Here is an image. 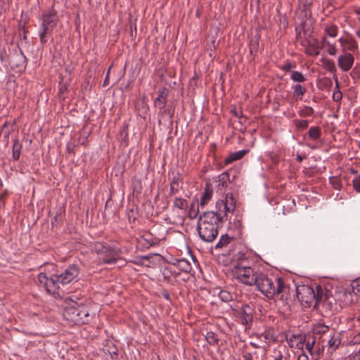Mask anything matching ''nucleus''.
<instances>
[{
    "label": "nucleus",
    "instance_id": "f257e3e1",
    "mask_svg": "<svg viewBox=\"0 0 360 360\" xmlns=\"http://www.w3.org/2000/svg\"><path fill=\"white\" fill-rule=\"evenodd\" d=\"M255 285L268 299H273L277 296L285 303L290 299V288L280 277L268 276L261 272Z\"/></svg>",
    "mask_w": 360,
    "mask_h": 360
},
{
    "label": "nucleus",
    "instance_id": "f03ea898",
    "mask_svg": "<svg viewBox=\"0 0 360 360\" xmlns=\"http://www.w3.org/2000/svg\"><path fill=\"white\" fill-rule=\"evenodd\" d=\"M71 302L66 307L63 311L64 318L70 323L74 325H83L88 323L92 316L86 306L82 303H77L70 298Z\"/></svg>",
    "mask_w": 360,
    "mask_h": 360
},
{
    "label": "nucleus",
    "instance_id": "7ed1b4c3",
    "mask_svg": "<svg viewBox=\"0 0 360 360\" xmlns=\"http://www.w3.org/2000/svg\"><path fill=\"white\" fill-rule=\"evenodd\" d=\"M212 213H203L198 224L200 238L207 243L212 242L218 235V221Z\"/></svg>",
    "mask_w": 360,
    "mask_h": 360
},
{
    "label": "nucleus",
    "instance_id": "20e7f679",
    "mask_svg": "<svg viewBox=\"0 0 360 360\" xmlns=\"http://www.w3.org/2000/svg\"><path fill=\"white\" fill-rule=\"evenodd\" d=\"M322 293V287L316 285V290L308 285H302L296 288V295L298 300L304 307H316L319 294Z\"/></svg>",
    "mask_w": 360,
    "mask_h": 360
},
{
    "label": "nucleus",
    "instance_id": "39448f33",
    "mask_svg": "<svg viewBox=\"0 0 360 360\" xmlns=\"http://www.w3.org/2000/svg\"><path fill=\"white\" fill-rule=\"evenodd\" d=\"M58 22L57 12L53 7L49 13L43 14L41 25V32L39 33L40 41L42 44H45L47 42V37L51 35L53 30L56 27Z\"/></svg>",
    "mask_w": 360,
    "mask_h": 360
},
{
    "label": "nucleus",
    "instance_id": "423d86ee",
    "mask_svg": "<svg viewBox=\"0 0 360 360\" xmlns=\"http://www.w3.org/2000/svg\"><path fill=\"white\" fill-rule=\"evenodd\" d=\"M235 210V203L232 194L226 195V200H218L216 203L215 210L205 212V213H212L216 217V221L222 223L228 219V214L233 212Z\"/></svg>",
    "mask_w": 360,
    "mask_h": 360
},
{
    "label": "nucleus",
    "instance_id": "0eeeda50",
    "mask_svg": "<svg viewBox=\"0 0 360 360\" xmlns=\"http://www.w3.org/2000/svg\"><path fill=\"white\" fill-rule=\"evenodd\" d=\"M233 276L240 282L247 285H255L261 272L252 267H244L241 265L232 270Z\"/></svg>",
    "mask_w": 360,
    "mask_h": 360
},
{
    "label": "nucleus",
    "instance_id": "6e6552de",
    "mask_svg": "<svg viewBox=\"0 0 360 360\" xmlns=\"http://www.w3.org/2000/svg\"><path fill=\"white\" fill-rule=\"evenodd\" d=\"M316 307L321 309L322 311L326 315H330L338 310L336 300L331 294L329 293V292L323 288L322 293H320L318 297L317 305Z\"/></svg>",
    "mask_w": 360,
    "mask_h": 360
},
{
    "label": "nucleus",
    "instance_id": "1a4fd4ad",
    "mask_svg": "<svg viewBox=\"0 0 360 360\" xmlns=\"http://www.w3.org/2000/svg\"><path fill=\"white\" fill-rule=\"evenodd\" d=\"M79 269L75 264L69 266L60 274H55L54 279H56L58 289L60 290V285H65L73 281L79 275Z\"/></svg>",
    "mask_w": 360,
    "mask_h": 360
},
{
    "label": "nucleus",
    "instance_id": "9d476101",
    "mask_svg": "<svg viewBox=\"0 0 360 360\" xmlns=\"http://www.w3.org/2000/svg\"><path fill=\"white\" fill-rule=\"evenodd\" d=\"M38 281L49 294L54 295L56 297H63L60 291L58 289L54 275L48 277L45 273L41 272L38 275Z\"/></svg>",
    "mask_w": 360,
    "mask_h": 360
},
{
    "label": "nucleus",
    "instance_id": "9b49d317",
    "mask_svg": "<svg viewBox=\"0 0 360 360\" xmlns=\"http://www.w3.org/2000/svg\"><path fill=\"white\" fill-rule=\"evenodd\" d=\"M233 315L240 319L243 326L250 325L253 321L254 309L248 304H243L238 309H233Z\"/></svg>",
    "mask_w": 360,
    "mask_h": 360
},
{
    "label": "nucleus",
    "instance_id": "f8f14e48",
    "mask_svg": "<svg viewBox=\"0 0 360 360\" xmlns=\"http://www.w3.org/2000/svg\"><path fill=\"white\" fill-rule=\"evenodd\" d=\"M9 64L13 70L21 72L26 68L27 58L22 51H20L19 53H15L11 56Z\"/></svg>",
    "mask_w": 360,
    "mask_h": 360
},
{
    "label": "nucleus",
    "instance_id": "ddd939ff",
    "mask_svg": "<svg viewBox=\"0 0 360 360\" xmlns=\"http://www.w3.org/2000/svg\"><path fill=\"white\" fill-rule=\"evenodd\" d=\"M285 340L290 347H295L298 349H302L306 341V335L303 334L288 333L285 335Z\"/></svg>",
    "mask_w": 360,
    "mask_h": 360
},
{
    "label": "nucleus",
    "instance_id": "4468645a",
    "mask_svg": "<svg viewBox=\"0 0 360 360\" xmlns=\"http://www.w3.org/2000/svg\"><path fill=\"white\" fill-rule=\"evenodd\" d=\"M354 62V58L349 53L340 55L338 58V66L344 72L349 71L352 67Z\"/></svg>",
    "mask_w": 360,
    "mask_h": 360
},
{
    "label": "nucleus",
    "instance_id": "2eb2a0df",
    "mask_svg": "<svg viewBox=\"0 0 360 360\" xmlns=\"http://www.w3.org/2000/svg\"><path fill=\"white\" fill-rule=\"evenodd\" d=\"M120 252L118 250L109 248L102 255V260L103 264H115L119 259Z\"/></svg>",
    "mask_w": 360,
    "mask_h": 360
},
{
    "label": "nucleus",
    "instance_id": "dca6fc26",
    "mask_svg": "<svg viewBox=\"0 0 360 360\" xmlns=\"http://www.w3.org/2000/svg\"><path fill=\"white\" fill-rule=\"evenodd\" d=\"M183 180L179 173H172V179L169 184V197L177 194L179 191L180 184H182Z\"/></svg>",
    "mask_w": 360,
    "mask_h": 360
},
{
    "label": "nucleus",
    "instance_id": "f3484780",
    "mask_svg": "<svg viewBox=\"0 0 360 360\" xmlns=\"http://www.w3.org/2000/svg\"><path fill=\"white\" fill-rule=\"evenodd\" d=\"M169 90L163 87L158 91V96L154 101V105L160 110L165 108L167 102Z\"/></svg>",
    "mask_w": 360,
    "mask_h": 360
},
{
    "label": "nucleus",
    "instance_id": "a211bd4d",
    "mask_svg": "<svg viewBox=\"0 0 360 360\" xmlns=\"http://www.w3.org/2000/svg\"><path fill=\"white\" fill-rule=\"evenodd\" d=\"M332 328H330L328 326L319 323L314 326L313 328V333L314 335H320L321 338H324L325 335H326L328 333L330 334V332H331Z\"/></svg>",
    "mask_w": 360,
    "mask_h": 360
},
{
    "label": "nucleus",
    "instance_id": "6ab92c4d",
    "mask_svg": "<svg viewBox=\"0 0 360 360\" xmlns=\"http://www.w3.org/2000/svg\"><path fill=\"white\" fill-rule=\"evenodd\" d=\"M322 342L326 341L330 347L336 348L340 343V339L338 334H336L334 329L332 328L330 334L326 337L322 339Z\"/></svg>",
    "mask_w": 360,
    "mask_h": 360
},
{
    "label": "nucleus",
    "instance_id": "aec40b11",
    "mask_svg": "<svg viewBox=\"0 0 360 360\" xmlns=\"http://www.w3.org/2000/svg\"><path fill=\"white\" fill-rule=\"evenodd\" d=\"M141 238L144 240L148 247L158 245L161 238L157 236H155L153 233L150 232L144 233Z\"/></svg>",
    "mask_w": 360,
    "mask_h": 360
},
{
    "label": "nucleus",
    "instance_id": "412c9836",
    "mask_svg": "<svg viewBox=\"0 0 360 360\" xmlns=\"http://www.w3.org/2000/svg\"><path fill=\"white\" fill-rule=\"evenodd\" d=\"M249 150L244 149L241 150H238L234 153H231L226 159L225 164L229 165L233 161L238 160L242 159L247 153H248Z\"/></svg>",
    "mask_w": 360,
    "mask_h": 360
},
{
    "label": "nucleus",
    "instance_id": "4be33fe9",
    "mask_svg": "<svg viewBox=\"0 0 360 360\" xmlns=\"http://www.w3.org/2000/svg\"><path fill=\"white\" fill-rule=\"evenodd\" d=\"M340 44L345 46V49L351 51H354L358 49V44L356 40L353 38L349 39H342L340 38L339 39Z\"/></svg>",
    "mask_w": 360,
    "mask_h": 360
},
{
    "label": "nucleus",
    "instance_id": "5701e85b",
    "mask_svg": "<svg viewBox=\"0 0 360 360\" xmlns=\"http://www.w3.org/2000/svg\"><path fill=\"white\" fill-rule=\"evenodd\" d=\"M135 107L139 115L142 117H144L146 115L149 108L143 98L138 101L135 105Z\"/></svg>",
    "mask_w": 360,
    "mask_h": 360
},
{
    "label": "nucleus",
    "instance_id": "b1692460",
    "mask_svg": "<svg viewBox=\"0 0 360 360\" xmlns=\"http://www.w3.org/2000/svg\"><path fill=\"white\" fill-rule=\"evenodd\" d=\"M158 254L155 255H148L145 256H141L139 258H137L135 261L133 262L138 265H143L146 266H150V264H153L150 259L153 258V256H158Z\"/></svg>",
    "mask_w": 360,
    "mask_h": 360
},
{
    "label": "nucleus",
    "instance_id": "393cba45",
    "mask_svg": "<svg viewBox=\"0 0 360 360\" xmlns=\"http://www.w3.org/2000/svg\"><path fill=\"white\" fill-rule=\"evenodd\" d=\"M212 193H213V191H212V188H211V186L208 184H206L205 191H204L202 195L201 196V199H200V206L201 207L206 205L210 200Z\"/></svg>",
    "mask_w": 360,
    "mask_h": 360
},
{
    "label": "nucleus",
    "instance_id": "a878e982",
    "mask_svg": "<svg viewBox=\"0 0 360 360\" xmlns=\"http://www.w3.org/2000/svg\"><path fill=\"white\" fill-rule=\"evenodd\" d=\"M233 240V237H231L227 234L222 235L219 242L217 243L216 249H222L228 247V245Z\"/></svg>",
    "mask_w": 360,
    "mask_h": 360
},
{
    "label": "nucleus",
    "instance_id": "bb28decb",
    "mask_svg": "<svg viewBox=\"0 0 360 360\" xmlns=\"http://www.w3.org/2000/svg\"><path fill=\"white\" fill-rule=\"evenodd\" d=\"M22 149V144L18 139L13 140L12 147V155L14 160L17 161L19 160Z\"/></svg>",
    "mask_w": 360,
    "mask_h": 360
},
{
    "label": "nucleus",
    "instance_id": "cd10ccee",
    "mask_svg": "<svg viewBox=\"0 0 360 360\" xmlns=\"http://www.w3.org/2000/svg\"><path fill=\"white\" fill-rule=\"evenodd\" d=\"M176 267L179 269V271L185 273H189L192 269L191 263L185 259H180V261L177 264Z\"/></svg>",
    "mask_w": 360,
    "mask_h": 360
},
{
    "label": "nucleus",
    "instance_id": "c85d7f7f",
    "mask_svg": "<svg viewBox=\"0 0 360 360\" xmlns=\"http://www.w3.org/2000/svg\"><path fill=\"white\" fill-rule=\"evenodd\" d=\"M293 96L302 99V96L307 92V89L300 84H297L292 86Z\"/></svg>",
    "mask_w": 360,
    "mask_h": 360
},
{
    "label": "nucleus",
    "instance_id": "c756f323",
    "mask_svg": "<svg viewBox=\"0 0 360 360\" xmlns=\"http://www.w3.org/2000/svg\"><path fill=\"white\" fill-rule=\"evenodd\" d=\"M259 35H255L252 37L250 41V51L251 54L254 53H257L259 49Z\"/></svg>",
    "mask_w": 360,
    "mask_h": 360
},
{
    "label": "nucleus",
    "instance_id": "7c9ffc66",
    "mask_svg": "<svg viewBox=\"0 0 360 360\" xmlns=\"http://www.w3.org/2000/svg\"><path fill=\"white\" fill-rule=\"evenodd\" d=\"M319 49H320V47L317 44L309 42V45L307 48L306 53L309 56H316L319 55V53H320Z\"/></svg>",
    "mask_w": 360,
    "mask_h": 360
},
{
    "label": "nucleus",
    "instance_id": "2f4dec72",
    "mask_svg": "<svg viewBox=\"0 0 360 360\" xmlns=\"http://www.w3.org/2000/svg\"><path fill=\"white\" fill-rule=\"evenodd\" d=\"M290 79L295 82L298 83L304 82L307 80L304 75L299 71H292L291 73Z\"/></svg>",
    "mask_w": 360,
    "mask_h": 360
},
{
    "label": "nucleus",
    "instance_id": "473e14b6",
    "mask_svg": "<svg viewBox=\"0 0 360 360\" xmlns=\"http://www.w3.org/2000/svg\"><path fill=\"white\" fill-rule=\"evenodd\" d=\"M205 339L210 345L214 346L218 345L219 339L217 338V335L212 331L207 333L205 335Z\"/></svg>",
    "mask_w": 360,
    "mask_h": 360
},
{
    "label": "nucleus",
    "instance_id": "72a5a7b5",
    "mask_svg": "<svg viewBox=\"0 0 360 360\" xmlns=\"http://www.w3.org/2000/svg\"><path fill=\"white\" fill-rule=\"evenodd\" d=\"M309 137L317 140L321 136V129L318 127H311L308 131Z\"/></svg>",
    "mask_w": 360,
    "mask_h": 360
},
{
    "label": "nucleus",
    "instance_id": "f704fd0d",
    "mask_svg": "<svg viewBox=\"0 0 360 360\" xmlns=\"http://www.w3.org/2000/svg\"><path fill=\"white\" fill-rule=\"evenodd\" d=\"M219 297L221 301L228 302L233 300V295L226 290H221L219 293Z\"/></svg>",
    "mask_w": 360,
    "mask_h": 360
},
{
    "label": "nucleus",
    "instance_id": "c9c22d12",
    "mask_svg": "<svg viewBox=\"0 0 360 360\" xmlns=\"http://www.w3.org/2000/svg\"><path fill=\"white\" fill-rule=\"evenodd\" d=\"M188 202L181 198H176L174 200V206L181 210H185L187 207Z\"/></svg>",
    "mask_w": 360,
    "mask_h": 360
},
{
    "label": "nucleus",
    "instance_id": "e433bc0d",
    "mask_svg": "<svg viewBox=\"0 0 360 360\" xmlns=\"http://www.w3.org/2000/svg\"><path fill=\"white\" fill-rule=\"evenodd\" d=\"M338 28L335 25H330L326 27L325 32L326 34L331 37H335L338 34Z\"/></svg>",
    "mask_w": 360,
    "mask_h": 360
},
{
    "label": "nucleus",
    "instance_id": "4c0bfd02",
    "mask_svg": "<svg viewBox=\"0 0 360 360\" xmlns=\"http://www.w3.org/2000/svg\"><path fill=\"white\" fill-rule=\"evenodd\" d=\"M333 78H334L335 82L336 83L337 91H334L333 92V98L334 101H340L342 98V92L340 91V89H339V82H338V77L335 75Z\"/></svg>",
    "mask_w": 360,
    "mask_h": 360
},
{
    "label": "nucleus",
    "instance_id": "58836bf2",
    "mask_svg": "<svg viewBox=\"0 0 360 360\" xmlns=\"http://www.w3.org/2000/svg\"><path fill=\"white\" fill-rule=\"evenodd\" d=\"M330 183L335 189L341 190L342 184L340 178L338 176H332L330 178Z\"/></svg>",
    "mask_w": 360,
    "mask_h": 360
},
{
    "label": "nucleus",
    "instance_id": "ea45409f",
    "mask_svg": "<svg viewBox=\"0 0 360 360\" xmlns=\"http://www.w3.org/2000/svg\"><path fill=\"white\" fill-rule=\"evenodd\" d=\"M109 248L108 245H105L103 243H97L95 244L94 250L98 254L102 255L103 254H105V252L107 251V250Z\"/></svg>",
    "mask_w": 360,
    "mask_h": 360
},
{
    "label": "nucleus",
    "instance_id": "a19ab883",
    "mask_svg": "<svg viewBox=\"0 0 360 360\" xmlns=\"http://www.w3.org/2000/svg\"><path fill=\"white\" fill-rule=\"evenodd\" d=\"M350 337L352 338V342L353 344L360 343V328L359 329H352Z\"/></svg>",
    "mask_w": 360,
    "mask_h": 360
},
{
    "label": "nucleus",
    "instance_id": "79ce46f5",
    "mask_svg": "<svg viewBox=\"0 0 360 360\" xmlns=\"http://www.w3.org/2000/svg\"><path fill=\"white\" fill-rule=\"evenodd\" d=\"M262 336L266 340L269 342H275L277 339L276 335L271 330H268L262 333Z\"/></svg>",
    "mask_w": 360,
    "mask_h": 360
},
{
    "label": "nucleus",
    "instance_id": "37998d69",
    "mask_svg": "<svg viewBox=\"0 0 360 360\" xmlns=\"http://www.w3.org/2000/svg\"><path fill=\"white\" fill-rule=\"evenodd\" d=\"M248 261L245 257V255L243 254L240 255V256L237 259V262L234 265L233 268H237L238 266H240V265L244 267H250V266H248Z\"/></svg>",
    "mask_w": 360,
    "mask_h": 360
},
{
    "label": "nucleus",
    "instance_id": "c03bdc74",
    "mask_svg": "<svg viewBox=\"0 0 360 360\" xmlns=\"http://www.w3.org/2000/svg\"><path fill=\"white\" fill-rule=\"evenodd\" d=\"M228 181H229V174L228 172H224L219 176V186L226 187Z\"/></svg>",
    "mask_w": 360,
    "mask_h": 360
},
{
    "label": "nucleus",
    "instance_id": "a18cd8bd",
    "mask_svg": "<svg viewBox=\"0 0 360 360\" xmlns=\"http://www.w3.org/2000/svg\"><path fill=\"white\" fill-rule=\"evenodd\" d=\"M315 343V340L314 337H310L308 339L306 338V341L304 344L305 345L306 349L310 353L312 354V350L314 348V345Z\"/></svg>",
    "mask_w": 360,
    "mask_h": 360
},
{
    "label": "nucleus",
    "instance_id": "49530a36",
    "mask_svg": "<svg viewBox=\"0 0 360 360\" xmlns=\"http://www.w3.org/2000/svg\"><path fill=\"white\" fill-rule=\"evenodd\" d=\"M324 67L330 72H334L336 71L335 63L330 59H326L324 61Z\"/></svg>",
    "mask_w": 360,
    "mask_h": 360
},
{
    "label": "nucleus",
    "instance_id": "de8ad7c7",
    "mask_svg": "<svg viewBox=\"0 0 360 360\" xmlns=\"http://www.w3.org/2000/svg\"><path fill=\"white\" fill-rule=\"evenodd\" d=\"M295 68H296L295 63L287 60L285 62V63L283 65V66L281 68V70H283L285 72H290L292 69H294Z\"/></svg>",
    "mask_w": 360,
    "mask_h": 360
},
{
    "label": "nucleus",
    "instance_id": "09e8293b",
    "mask_svg": "<svg viewBox=\"0 0 360 360\" xmlns=\"http://www.w3.org/2000/svg\"><path fill=\"white\" fill-rule=\"evenodd\" d=\"M314 113V109L311 107L306 106L300 111V115L302 117H309Z\"/></svg>",
    "mask_w": 360,
    "mask_h": 360
},
{
    "label": "nucleus",
    "instance_id": "8fccbe9b",
    "mask_svg": "<svg viewBox=\"0 0 360 360\" xmlns=\"http://www.w3.org/2000/svg\"><path fill=\"white\" fill-rule=\"evenodd\" d=\"M296 122V127L301 129H307L309 124V122L307 120H295Z\"/></svg>",
    "mask_w": 360,
    "mask_h": 360
},
{
    "label": "nucleus",
    "instance_id": "3c124183",
    "mask_svg": "<svg viewBox=\"0 0 360 360\" xmlns=\"http://www.w3.org/2000/svg\"><path fill=\"white\" fill-rule=\"evenodd\" d=\"M351 326L353 327V328H350L351 331L352 329H360V318H353L351 320Z\"/></svg>",
    "mask_w": 360,
    "mask_h": 360
},
{
    "label": "nucleus",
    "instance_id": "603ef678",
    "mask_svg": "<svg viewBox=\"0 0 360 360\" xmlns=\"http://www.w3.org/2000/svg\"><path fill=\"white\" fill-rule=\"evenodd\" d=\"M353 186L355 191L360 193V175L354 178L352 181Z\"/></svg>",
    "mask_w": 360,
    "mask_h": 360
},
{
    "label": "nucleus",
    "instance_id": "864d4df0",
    "mask_svg": "<svg viewBox=\"0 0 360 360\" xmlns=\"http://www.w3.org/2000/svg\"><path fill=\"white\" fill-rule=\"evenodd\" d=\"M8 195V191L5 190L2 193L0 194V209L5 206V200Z\"/></svg>",
    "mask_w": 360,
    "mask_h": 360
},
{
    "label": "nucleus",
    "instance_id": "5fc2aeb1",
    "mask_svg": "<svg viewBox=\"0 0 360 360\" xmlns=\"http://www.w3.org/2000/svg\"><path fill=\"white\" fill-rule=\"evenodd\" d=\"M302 31L304 33L306 32V30H305V28H304V25L303 23L301 24L300 27H296V38H297V40L301 39V32Z\"/></svg>",
    "mask_w": 360,
    "mask_h": 360
},
{
    "label": "nucleus",
    "instance_id": "6e6d98bb",
    "mask_svg": "<svg viewBox=\"0 0 360 360\" xmlns=\"http://www.w3.org/2000/svg\"><path fill=\"white\" fill-rule=\"evenodd\" d=\"M352 288L354 293L360 297V281H357Z\"/></svg>",
    "mask_w": 360,
    "mask_h": 360
},
{
    "label": "nucleus",
    "instance_id": "4d7b16f0",
    "mask_svg": "<svg viewBox=\"0 0 360 360\" xmlns=\"http://www.w3.org/2000/svg\"><path fill=\"white\" fill-rule=\"evenodd\" d=\"M110 355L111 357L113 358V356H117V349L113 346L112 348H110V349H105Z\"/></svg>",
    "mask_w": 360,
    "mask_h": 360
},
{
    "label": "nucleus",
    "instance_id": "13d9d810",
    "mask_svg": "<svg viewBox=\"0 0 360 360\" xmlns=\"http://www.w3.org/2000/svg\"><path fill=\"white\" fill-rule=\"evenodd\" d=\"M328 53L331 55L334 56L336 53V48L334 45H330L328 49Z\"/></svg>",
    "mask_w": 360,
    "mask_h": 360
},
{
    "label": "nucleus",
    "instance_id": "bf43d9fd",
    "mask_svg": "<svg viewBox=\"0 0 360 360\" xmlns=\"http://www.w3.org/2000/svg\"><path fill=\"white\" fill-rule=\"evenodd\" d=\"M168 270H169V268H167L164 272H163V276H164V278L165 280H167L169 281V276H171V274H169V271H167Z\"/></svg>",
    "mask_w": 360,
    "mask_h": 360
},
{
    "label": "nucleus",
    "instance_id": "052dcab7",
    "mask_svg": "<svg viewBox=\"0 0 360 360\" xmlns=\"http://www.w3.org/2000/svg\"><path fill=\"white\" fill-rule=\"evenodd\" d=\"M180 261V259H177V258H172L171 259V261L169 262V263L174 266H177V264Z\"/></svg>",
    "mask_w": 360,
    "mask_h": 360
},
{
    "label": "nucleus",
    "instance_id": "680f3d73",
    "mask_svg": "<svg viewBox=\"0 0 360 360\" xmlns=\"http://www.w3.org/2000/svg\"><path fill=\"white\" fill-rule=\"evenodd\" d=\"M349 360H360V349H359V352L358 353L355 354Z\"/></svg>",
    "mask_w": 360,
    "mask_h": 360
},
{
    "label": "nucleus",
    "instance_id": "e2e57ef3",
    "mask_svg": "<svg viewBox=\"0 0 360 360\" xmlns=\"http://www.w3.org/2000/svg\"><path fill=\"white\" fill-rule=\"evenodd\" d=\"M169 270H168L167 271L169 272V274H171V276H174V277H177L180 273L179 272H176V271H172L171 268H169Z\"/></svg>",
    "mask_w": 360,
    "mask_h": 360
},
{
    "label": "nucleus",
    "instance_id": "0e129e2a",
    "mask_svg": "<svg viewBox=\"0 0 360 360\" xmlns=\"http://www.w3.org/2000/svg\"><path fill=\"white\" fill-rule=\"evenodd\" d=\"M233 112L234 114V115L236 117H242V112L241 111H238L236 110H233Z\"/></svg>",
    "mask_w": 360,
    "mask_h": 360
},
{
    "label": "nucleus",
    "instance_id": "69168bd1",
    "mask_svg": "<svg viewBox=\"0 0 360 360\" xmlns=\"http://www.w3.org/2000/svg\"><path fill=\"white\" fill-rule=\"evenodd\" d=\"M285 356L281 354V352H278V354L275 357L274 360H283Z\"/></svg>",
    "mask_w": 360,
    "mask_h": 360
},
{
    "label": "nucleus",
    "instance_id": "338daca9",
    "mask_svg": "<svg viewBox=\"0 0 360 360\" xmlns=\"http://www.w3.org/2000/svg\"><path fill=\"white\" fill-rule=\"evenodd\" d=\"M109 78L110 77H108V75H105V78L103 83V86H107L109 84Z\"/></svg>",
    "mask_w": 360,
    "mask_h": 360
},
{
    "label": "nucleus",
    "instance_id": "774afa93",
    "mask_svg": "<svg viewBox=\"0 0 360 360\" xmlns=\"http://www.w3.org/2000/svg\"><path fill=\"white\" fill-rule=\"evenodd\" d=\"M297 360H308V357L305 354H301L298 356Z\"/></svg>",
    "mask_w": 360,
    "mask_h": 360
}]
</instances>
